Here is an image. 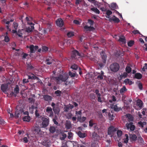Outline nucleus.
<instances>
[{
  "instance_id": "nucleus-1",
  "label": "nucleus",
  "mask_w": 147,
  "mask_h": 147,
  "mask_svg": "<svg viewBox=\"0 0 147 147\" xmlns=\"http://www.w3.org/2000/svg\"><path fill=\"white\" fill-rule=\"evenodd\" d=\"M69 78L67 74L65 73L62 75H60L58 77L54 78V80L57 84H60L62 82H65Z\"/></svg>"
},
{
  "instance_id": "nucleus-2",
  "label": "nucleus",
  "mask_w": 147,
  "mask_h": 147,
  "mask_svg": "<svg viewBox=\"0 0 147 147\" xmlns=\"http://www.w3.org/2000/svg\"><path fill=\"white\" fill-rule=\"evenodd\" d=\"M76 114L77 115V118L76 117H73L71 118L72 120L74 121H76L77 119L78 121L79 122L82 123L84 122L86 120V117L83 116L82 117V110H80L78 111H76Z\"/></svg>"
},
{
  "instance_id": "nucleus-3",
  "label": "nucleus",
  "mask_w": 147,
  "mask_h": 147,
  "mask_svg": "<svg viewBox=\"0 0 147 147\" xmlns=\"http://www.w3.org/2000/svg\"><path fill=\"white\" fill-rule=\"evenodd\" d=\"M110 69L112 71L116 72L119 70L120 66L119 64L117 63H114L110 65Z\"/></svg>"
},
{
  "instance_id": "nucleus-4",
  "label": "nucleus",
  "mask_w": 147,
  "mask_h": 147,
  "mask_svg": "<svg viewBox=\"0 0 147 147\" xmlns=\"http://www.w3.org/2000/svg\"><path fill=\"white\" fill-rule=\"evenodd\" d=\"M42 127L45 128L47 127L49 124V117H43L41 118Z\"/></svg>"
},
{
  "instance_id": "nucleus-5",
  "label": "nucleus",
  "mask_w": 147,
  "mask_h": 147,
  "mask_svg": "<svg viewBox=\"0 0 147 147\" xmlns=\"http://www.w3.org/2000/svg\"><path fill=\"white\" fill-rule=\"evenodd\" d=\"M117 129L111 125L108 129V134L111 137H113L115 134Z\"/></svg>"
},
{
  "instance_id": "nucleus-6",
  "label": "nucleus",
  "mask_w": 147,
  "mask_h": 147,
  "mask_svg": "<svg viewBox=\"0 0 147 147\" xmlns=\"http://www.w3.org/2000/svg\"><path fill=\"white\" fill-rule=\"evenodd\" d=\"M71 56L73 59H78L82 56L77 50H74L72 51Z\"/></svg>"
},
{
  "instance_id": "nucleus-7",
  "label": "nucleus",
  "mask_w": 147,
  "mask_h": 147,
  "mask_svg": "<svg viewBox=\"0 0 147 147\" xmlns=\"http://www.w3.org/2000/svg\"><path fill=\"white\" fill-rule=\"evenodd\" d=\"M127 129L131 131H133L136 129L135 126L133 124L132 122L127 123L125 124Z\"/></svg>"
},
{
  "instance_id": "nucleus-8",
  "label": "nucleus",
  "mask_w": 147,
  "mask_h": 147,
  "mask_svg": "<svg viewBox=\"0 0 147 147\" xmlns=\"http://www.w3.org/2000/svg\"><path fill=\"white\" fill-rule=\"evenodd\" d=\"M46 115L49 117H52L54 115L53 113L52 109L50 107H47L46 110Z\"/></svg>"
},
{
  "instance_id": "nucleus-9",
  "label": "nucleus",
  "mask_w": 147,
  "mask_h": 147,
  "mask_svg": "<svg viewBox=\"0 0 147 147\" xmlns=\"http://www.w3.org/2000/svg\"><path fill=\"white\" fill-rule=\"evenodd\" d=\"M46 24V28L48 30V31L50 32L52 30V29L51 27L53 25V24L51 22H47L44 23Z\"/></svg>"
},
{
  "instance_id": "nucleus-10",
  "label": "nucleus",
  "mask_w": 147,
  "mask_h": 147,
  "mask_svg": "<svg viewBox=\"0 0 147 147\" xmlns=\"http://www.w3.org/2000/svg\"><path fill=\"white\" fill-rule=\"evenodd\" d=\"M29 24L31 25V26L26 28V31L28 33L32 31L34 29V24L32 22L29 23Z\"/></svg>"
},
{
  "instance_id": "nucleus-11",
  "label": "nucleus",
  "mask_w": 147,
  "mask_h": 147,
  "mask_svg": "<svg viewBox=\"0 0 147 147\" xmlns=\"http://www.w3.org/2000/svg\"><path fill=\"white\" fill-rule=\"evenodd\" d=\"M8 86L7 84H3L1 86V90L5 94L7 93Z\"/></svg>"
},
{
  "instance_id": "nucleus-12",
  "label": "nucleus",
  "mask_w": 147,
  "mask_h": 147,
  "mask_svg": "<svg viewBox=\"0 0 147 147\" xmlns=\"http://www.w3.org/2000/svg\"><path fill=\"white\" fill-rule=\"evenodd\" d=\"M109 21L111 22H114L115 23H118L120 22L119 19L114 15L112 17L110 18L109 19Z\"/></svg>"
},
{
  "instance_id": "nucleus-13",
  "label": "nucleus",
  "mask_w": 147,
  "mask_h": 147,
  "mask_svg": "<svg viewBox=\"0 0 147 147\" xmlns=\"http://www.w3.org/2000/svg\"><path fill=\"white\" fill-rule=\"evenodd\" d=\"M32 130L34 133L36 135L39 134L41 131L40 127L36 125L33 127Z\"/></svg>"
},
{
  "instance_id": "nucleus-14",
  "label": "nucleus",
  "mask_w": 147,
  "mask_h": 147,
  "mask_svg": "<svg viewBox=\"0 0 147 147\" xmlns=\"http://www.w3.org/2000/svg\"><path fill=\"white\" fill-rule=\"evenodd\" d=\"M27 76H28V80H38V78L35 76L34 74L32 73H28L27 75Z\"/></svg>"
},
{
  "instance_id": "nucleus-15",
  "label": "nucleus",
  "mask_w": 147,
  "mask_h": 147,
  "mask_svg": "<svg viewBox=\"0 0 147 147\" xmlns=\"http://www.w3.org/2000/svg\"><path fill=\"white\" fill-rule=\"evenodd\" d=\"M38 46H34L33 45H30L29 46L30 52L32 53H34L35 52V51L38 49Z\"/></svg>"
},
{
  "instance_id": "nucleus-16",
  "label": "nucleus",
  "mask_w": 147,
  "mask_h": 147,
  "mask_svg": "<svg viewBox=\"0 0 147 147\" xmlns=\"http://www.w3.org/2000/svg\"><path fill=\"white\" fill-rule=\"evenodd\" d=\"M53 59L51 57H48L46 58L45 63L48 65H49L52 64L53 61Z\"/></svg>"
},
{
  "instance_id": "nucleus-17",
  "label": "nucleus",
  "mask_w": 147,
  "mask_h": 147,
  "mask_svg": "<svg viewBox=\"0 0 147 147\" xmlns=\"http://www.w3.org/2000/svg\"><path fill=\"white\" fill-rule=\"evenodd\" d=\"M57 25L60 27H62L63 25V21L60 18L58 19L56 21Z\"/></svg>"
},
{
  "instance_id": "nucleus-18",
  "label": "nucleus",
  "mask_w": 147,
  "mask_h": 147,
  "mask_svg": "<svg viewBox=\"0 0 147 147\" xmlns=\"http://www.w3.org/2000/svg\"><path fill=\"white\" fill-rule=\"evenodd\" d=\"M100 55L102 60L103 62L104 63H105L107 61V56L106 55L103 51L100 53Z\"/></svg>"
},
{
  "instance_id": "nucleus-19",
  "label": "nucleus",
  "mask_w": 147,
  "mask_h": 147,
  "mask_svg": "<svg viewBox=\"0 0 147 147\" xmlns=\"http://www.w3.org/2000/svg\"><path fill=\"white\" fill-rule=\"evenodd\" d=\"M130 140L131 142L135 141L137 140V136L135 134H131L129 135Z\"/></svg>"
},
{
  "instance_id": "nucleus-20",
  "label": "nucleus",
  "mask_w": 147,
  "mask_h": 147,
  "mask_svg": "<svg viewBox=\"0 0 147 147\" xmlns=\"http://www.w3.org/2000/svg\"><path fill=\"white\" fill-rule=\"evenodd\" d=\"M84 28L86 31H91L94 30L95 28L92 26H88L87 25H85L84 26Z\"/></svg>"
},
{
  "instance_id": "nucleus-21",
  "label": "nucleus",
  "mask_w": 147,
  "mask_h": 147,
  "mask_svg": "<svg viewBox=\"0 0 147 147\" xmlns=\"http://www.w3.org/2000/svg\"><path fill=\"white\" fill-rule=\"evenodd\" d=\"M43 98L46 101H50L52 99L51 96L48 95H44L43 96Z\"/></svg>"
},
{
  "instance_id": "nucleus-22",
  "label": "nucleus",
  "mask_w": 147,
  "mask_h": 147,
  "mask_svg": "<svg viewBox=\"0 0 147 147\" xmlns=\"http://www.w3.org/2000/svg\"><path fill=\"white\" fill-rule=\"evenodd\" d=\"M127 118L128 119V121L129 123L132 122L134 121V117L133 116L130 114H127L126 115Z\"/></svg>"
},
{
  "instance_id": "nucleus-23",
  "label": "nucleus",
  "mask_w": 147,
  "mask_h": 147,
  "mask_svg": "<svg viewBox=\"0 0 147 147\" xmlns=\"http://www.w3.org/2000/svg\"><path fill=\"white\" fill-rule=\"evenodd\" d=\"M23 113V111L21 110L18 111H16L15 113V115L16 118H18L19 116H21Z\"/></svg>"
},
{
  "instance_id": "nucleus-24",
  "label": "nucleus",
  "mask_w": 147,
  "mask_h": 147,
  "mask_svg": "<svg viewBox=\"0 0 147 147\" xmlns=\"http://www.w3.org/2000/svg\"><path fill=\"white\" fill-rule=\"evenodd\" d=\"M65 127L67 129H70L72 127L71 122L69 121H66L65 123Z\"/></svg>"
},
{
  "instance_id": "nucleus-25",
  "label": "nucleus",
  "mask_w": 147,
  "mask_h": 147,
  "mask_svg": "<svg viewBox=\"0 0 147 147\" xmlns=\"http://www.w3.org/2000/svg\"><path fill=\"white\" fill-rule=\"evenodd\" d=\"M111 108L115 112H118L121 110V108L118 107L116 105H113Z\"/></svg>"
},
{
  "instance_id": "nucleus-26",
  "label": "nucleus",
  "mask_w": 147,
  "mask_h": 147,
  "mask_svg": "<svg viewBox=\"0 0 147 147\" xmlns=\"http://www.w3.org/2000/svg\"><path fill=\"white\" fill-rule=\"evenodd\" d=\"M53 109L55 114L58 115L59 113L60 109L57 106L54 107Z\"/></svg>"
},
{
  "instance_id": "nucleus-27",
  "label": "nucleus",
  "mask_w": 147,
  "mask_h": 147,
  "mask_svg": "<svg viewBox=\"0 0 147 147\" xmlns=\"http://www.w3.org/2000/svg\"><path fill=\"white\" fill-rule=\"evenodd\" d=\"M142 74L140 73H137L135 74L134 78L138 79H140L142 78Z\"/></svg>"
},
{
  "instance_id": "nucleus-28",
  "label": "nucleus",
  "mask_w": 147,
  "mask_h": 147,
  "mask_svg": "<svg viewBox=\"0 0 147 147\" xmlns=\"http://www.w3.org/2000/svg\"><path fill=\"white\" fill-rule=\"evenodd\" d=\"M119 40L123 44H125L126 43V40L125 37L122 36L121 37H120L119 39Z\"/></svg>"
},
{
  "instance_id": "nucleus-29",
  "label": "nucleus",
  "mask_w": 147,
  "mask_h": 147,
  "mask_svg": "<svg viewBox=\"0 0 147 147\" xmlns=\"http://www.w3.org/2000/svg\"><path fill=\"white\" fill-rule=\"evenodd\" d=\"M78 135L79 137L80 138H83L86 136V134L84 133H83L80 131H79L78 132Z\"/></svg>"
},
{
  "instance_id": "nucleus-30",
  "label": "nucleus",
  "mask_w": 147,
  "mask_h": 147,
  "mask_svg": "<svg viewBox=\"0 0 147 147\" xmlns=\"http://www.w3.org/2000/svg\"><path fill=\"white\" fill-rule=\"evenodd\" d=\"M124 82L126 85L129 84V85H131L133 83V82L130 80L128 78L125 79Z\"/></svg>"
},
{
  "instance_id": "nucleus-31",
  "label": "nucleus",
  "mask_w": 147,
  "mask_h": 147,
  "mask_svg": "<svg viewBox=\"0 0 147 147\" xmlns=\"http://www.w3.org/2000/svg\"><path fill=\"white\" fill-rule=\"evenodd\" d=\"M104 74L103 71H101L100 74L97 77V79L99 80H102L103 79V76Z\"/></svg>"
},
{
  "instance_id": "nucleus-32",
  "label": "nucleus",
  "mask_w": 147,
  "mask_h": 147,
  "mask_svg": "<svg viewBox=\"0 0 147 147\" xmlns=\"http://www.w3.org/2000/svg\"><path fill=\"white\" fill-rule=\"evenodd\" d=\"M90 10L98 14L100 13V11L97 8L93 7L91 8Z\"/></svg>"
},
{
  "instance_id": "nucleus-33",
  "label": "nucleus",
  "mask_w": 147,
  "mask_h": 147,
  "mask_svg": "<svg viewBox=\"0 0 147 147\" xmlns=\"http://www.w3.org/2000/svg\"><path fill=\"white\" fill-rule=\"evenodd\" d=\"M49 130L50 133H53L55 131L56 129L55 127L51 126L50 127Z\"/></svg>"
},
{
  "instance_id": "nucleus-34",
  "label": "nucleus",
  "mask_w": 147,
  "mask_h": 147,
  "mask_svg": "<svg viewBox=\"0 0 147 147\" xmlns=\"http://www.w3.org/2000/svg\"><path fill=\"white\" fill-rule=\"evenodd\" d=\"M127 89L126 88L125 86H124L120 90V93L121 94L127 91Z\"/></svg>"
},
{
  "instance_id": "nucleus-35",
  "label": "nucleus",
  "mask_w": 147,
  "mask_h": 147,
  "mask_svg": "<svg viewBox=\"0 0 147 147\" xmlns=\"http://www.w3.org/2000/svg\"><path fill=\"white\" fill-rule=\"evenodd\" d=\"M30 119V117L28 115L24 116L23 118V120L24 121L27 122L29 121Z\"/></svg>"
},
{
  "instance_id": "nucleus-36",
  "label": "nucleus",
  "mask_w": 147,
  "mask_h": 147,
  "mask_svg": "<svg viewBox=\"0 0 147 147\" xmlns=\"http://www.w3.org/2000/svg\"><path fill=\"white\" fill-rule=\"evenodd\" d=\"M19 88L18 85H17L15 86V88L14 89V92L16 94H18L19 92Z\"/></svg>"
},
{
  "instance_id": "nucleus-37",
  "label": "nucleus",
  "mask_w": 147,
  "mask_h": 147,
  "mask_svg": "<svg viewBox=\"0 0 147 147\" xmlns=\"http://www.w3.org/2000/svg\"><path fill=\"white\" fill-rule=\"evenodd\" d=\"M125 136L126 138L124 139V142L125 143L127 144L129 140V136L127 134H125Z\"/></svg>"
},
{
  "instance_id": "nucleus-38",
  "label": "nucleus",
  "mask_w": 147,
  "mask_h": 147,
  "mask_svg": "<svg viewBox=\"0 0 147 147\" xmlns=\"http://www.w3.org/2000/svg\"><path fill=\"white\" fill-rule=\"evenodd\" d=\"M69 106V105H64V111L65 112H67L69 110L70 108Z\"/></svg>"
},
{
  "instance_id": "nucleus-39",
  "label": "nucleus",
  "mask_w": 147,
  "mask_h": 147,
  "mask_svg": "<svg viewBox=\"0 0 147 147\" xmlns=\"http://www.w3.org/2000/svg\"><path fill=\"white\" fill-rule=\"evenodd\" d=\"M29 102L30 104H34L35 101V99L32 98H28Z\"/></svg>"
},
{
  "instance_id": "nucleus-40",
  "label": "nucleus",
  "mask_w": 147,
  "mask_h": 147,
  "mask_svg": "<svg viewBox=\"0 0 147 147\" xmlns=\"http://www.w3.org/2000/svg\"><path fill=\"white\" fill-rule=\"evenodd\" d=\"M134 40H131L127 43V45L129 47H131L134 45Z\"/></svg>"
},
{
  "instance_id": "nucleus-41",
  "label": "nucleus",
  "mask_w": 147,
  "mask_h": 147,
  "mask_svg": "<svg viewBox=\"0 0 147 147\" xmlns=\"http://www.w3.org/2000/svg\"><path fill=\"white\" fill-rule=\"evenodd\" d=\"M131 69L129 66H127L125 68V71L127 73H129L131 71Z\"/></svg>"
},
{
  "instance_id": "nucleus-42",
  "label": "nucleus",
  "mask_w": 147,
  "mask_h": 147,
  "mask_svg": "<svg viewBox=\"0 0 147 147\" xmlns=\"http://www.w3.org/2000/svg\"><path fill=\"white\" fill-rule=\"evenodd\" d=\"M67 36L68 37H71L74 36V33L73 32H69L67 33Z\"/></svg>"
},
{
  "instance_id": "nucleus-43",
  "label": "nucleus",
  "mask_w": 147,
  "mask_h": 147,
  "mask_svg": "<svg viewBox=\"0 0 147 147\" xmlns=\"http://www.w3.org/2000/svg\"><path fill=\"white\" fill-rule=\"evenodd\" d=\"M127 73L124 72L123 74H121V75L120 76V77L121 78H126L127 76Z\"/></svg>"
},
{
  "instance_id": "nucleus-44",
  "label": "nucleus",
  "mask_w": 147,
  "mask_h": 147,
  "mask_svg": "<svg viewBox=\"0 0 147 147\" xmlns=\"http://www.w3.org/2000/svg\"><path fill=\"white\" fill-rule=\"evenodd\" d=\"M117 133L118 137H120L122 135L123 133L121 131L118 130Z\"/></svg>"
},
{
  "instance_id": "nucleus-45",
  "label": "nucleus",
  "mask_w": 147,
  "mask_h": 147,
  "mask_svg": "<svg viewBox=\"0 0 147 147\" xmlns=\"http://www.w3.org/2000/svg\"><path fill=\"white\" fill-rule=\"evenodd\" d=\"M42 52H46L48 51V48L46 46H42Z\"/></svg>"
},
{
  "instance_id": "nucleus-46",
  "label": "nucleus",
  "mask_w": 147,
  "mask_h": 147,
  "mask_svg": "<svg viewBox=\"0 0 147 147\" xmlns=\"http://www.w3.org/2000/svg\"><path fill=\"white\" fill-rule=\"evenodd\" d=\"M78 68V65L75 64H74L71 66V68L72 69H73L76 70H77Z\"/></svg>"
},
{
  "instance_id": "nucleus-47",
  "label": "nucleus",
  "mask_w": 147,
  "mask_h": 147,
  "mask_svg": "<svg viewBox=\"0 0 147 147\" xmlns=\"http://www.w3.org/2000/svg\"><path fill=\"white\" fill-rule=\"evenodd\" d=\"M18 23L15 22H13V28L15 29H17L18 26Z\"/></svg>"
},
{
  "instance_id": "nucleus-48",
  "label": "nucleus",
  "mask_w": 147,
  "mask_h": 147,
  "mask_svg": "<svg viewBox=\"0 0 147 147\" xmlns=\"http://www.w3.org/2000/svg\"><path fill=\"white\" fill-rule=\"evenodd\" d=\"M138 106L140 107H142V101L140 100L137 102Z\"/></svg>"
},
{
  "instance_id": "nucleus-49",
  "label": "nucleus",
  "mask_w": 147,
  "mask_h": 147,
  "mask_svg": "<svg viewBox=\"0 0 147 147\" xmlns=\"http://www.w3.org/2000/svg\"><path fill=\"white\" fill-rule=\"evenodd\" d=\"M61 91L59 90H57L55 92V94L57 96H60L61 94Z\"/></svg>"
},
{
  "instance_id": "nucleus-50",
  "label": "nucleus",
  "mask_w": 147,
  "mask_h": 147,
  "mask_svg": "<svg viewBox=\"0 0 147 147\" xmlns=\"http://www.w3.org/2000/svg\"><path fill=\"white\" fill-rule=\"evenodd\" d=\"M108 115L111 120H113V114H111L110 113H108Z\"/></svg>"
},
{
  "instance_id": "nucleus-51",
  "label": "nucleus",
  "mask_w": 147,
  "mask_h": 147,
  "mask_svg": "<svg viewBox=\"0 0 147 147\" xmlns=\"http://www.w3.org/2000/svg\"><path fill=\"white\" fill-rule=\"evenodd\" d=\"M27 67L28 69H32L34 68V67L30 64H27Z\"/></svg>"
},
{
  "instance_id": "nucleus-52",
  "label": "nucleus",
  "mask_w": 147,
  "mask_h": 147,
  "mask_svg": "<svg viewBox=\"0 0 147 147\" xmlns=\"http://www.w3.org/2000/svg\"><path fill=\"white\" fill-rule=\"evenodd\" d=\"M138 86L139 89L140 90H142L143 86L142 84V83L140 82L138 83Z\"/></svg>"
},
{
  "instance_id": "nucleus-53",
  "label": "nucleus",
  "mask_w": 147,
  "mask_h": 147,
  "mask_svg": "<svg viewBox=\"0 0 147 147\" xmlns=\"http://www.w3.org/2000/svg\"><path fill=\"white\" fill-rule=\"evenodd\" d=\"M68 136L67 138L68 139H70L72 137L73 134L71 132H69L68 133Z\"/></svg>"
},
{
  "instance_id": "nucleus-54",
  "label": "nucleus",
  "mask_w": 147,
  "mask_h": 147,
  "mask_svg": "<svg viewBox=\"0 0 147 147\" xmlns=\"http://www.w3.org/2000/svg\"><path fill=\"white\" fill-rule=\"evenodd\" d=\"M112 13V11L110 10H106V14L107 16H110L111 15Z\"/></svg>"
},
{
  "instance_id": "nucleus-55",
  "label": "nucleus",
  "mask_w": 147,
  "mask_h": 147,
  "mask_svg": "<svg viewBox=\"0 0 147 147\" xmlns=\"http://www.w3.org/2000/svg\"><path fill=\"white\" fill-rule=\"evenodd\" d=\"M69 74L70 76L71 77H74L75 76V73H72L71 71H69Z\"/></svg>"
},
{
  "instance_id": "nucleus-56",
  "label": "nucleus",
  "mask_w": 147,
  "mask_h": 147,
  "mask_svg": "<svg viewBox=\"0 0 147 147\" xmlns=\"http://www.w3.org/2000/svg\"><path fill=\"white\" fill-rule=\"evenodd\" d=\"M88 22L90 26H92L94 23V21L90 19H88Z\"/></svg>"
},
{
  "instance_id": "nucleus-57",
  "label": "nucleus",
  "mask_w": 147,
  "mask_h": 147,
  "mask_svg": "<svg viewBox=\"0 0 147 147\" xmlns=\"http://www.w3.org/2000/svg\"><path fill=\"white\" fill-rule=\"evenodd\" d=\"M4 40L6 42H8L9 41V38L7 36H6L5 37Z\"/></svg>"
},
{
  "instance_id": "nucleus-58",
  "label": "nucleus",
  "mask_w": 147,
  "mask_h": 147,
  "mask_svg": "<svg viewBox=\"0 0 147 147\" xmlns=\"http://www.w3.org/2000/svg\"><path fill=\"white\" fill-rule=\"evenodd\" d=\"M73 115L71 113H69L67 116V118L68 119H71L73 116Z\"/></svg>"
},
{
  "instance_id": "nucleus-59",
  "label": "nucleus",
  "mask_w": 147,
  "mask_h": 147,
  "mask_svg": "<svg viewBox=\"0 0 147 147\" xmlns=\"http://www.w3.org/2000/svg\"><path fill=\"white\" fill-rule=\"evenodd\" d=\"M90 97L91 99H94L95 97V94L94 93L91 94H90Z\"/></svg>"
},
{
  "instance_id": "nucleus-60",
  "label": "nucleus",
  "mask_w": 147,
  "mask_h": 147,
  "mask_svg": "<svg viewBox=\"0 0 147 147\" xmlns=\"http://www.w3.org/2000/svg\"><path fill=\"white\" fill-rule=\"evenodd\" d=\"M117 6V5L115 3H112L111 5V8L115 9Z\"/></svg>"
},
{
  "instance_id": "nucleus-61",
  "label": "nucleus",
  "mask_w": 147,
  "mask_h": 147,
  "mask_svg": "<svg viewBox=\"0 0 147 147\" xmlns=\"http://www.w3.org/2000/svg\"><path fill=\"white\" fill-rule=\"evenodd\" d=\"M112 100H110L109 101L110 102H112V101H116V98L115 96L114 95L112 96Z\"/></svg>"
},
{
  "instance_id": "nucleus-62",
  "label": "nucleus",
  "mask_w": 147,
  "mask_h": 147,
  "mask_svg": "<svg viewBox=\"0 0 147 147\" xmlns=\"http://www.w3.org/2000/svg\"><path fill=\"white\" fill-rule=\"evenodd\" d=\"M138 123L139 127L142 128H143L144 127V126L143 125L141 121H140L139 122H138Z\"/></svg>"
},
{
  "instance_id": "nucleus-63",
  "label": "nucleus",
  "mask_w": 147,
  "mask_h": 147,
  "mask_svg": "<svg viewBox=\"0 0 147 147\" xmlns=\"http://www.w3.org/2000/svg\"><path fill=\"white\" fill-rule=\"evenodd\" d=\"M22 54L23 55V56L22 57L23 59H25L26 58L27 56L28 55V54L25 53L24 52H23Z\"/></svg>"
},
{
  "instance_id": "nucleus-64",
  "label": "nucleus",
  "mask_w": 147,
  "mask_h": 147,
  "mask_svg": "<svg viewBox=\"0 0 147 147\" xmlns=\"http://www.w3.org/2000/svg\"><path fill=\"white\" fill-rule=\"evenodd\" d=\"M147 69V64L145 63L144 64V66L143 67L142 69V70L144 71H145V69Z\"/></svg>"
}]
</instances>
